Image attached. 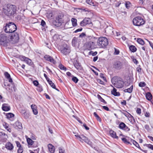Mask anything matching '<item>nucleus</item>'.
Returning a JSON list of instances; mask_svg holds the SVG:
<instances>
[{"mask_svg":"<svg viewBox=\"0 0 153 153\" xmlns=\"http://www.w3.org/2000/svg\"><path fill=\"white\" fill-rule=\"evenodd\" d=\"M16 12V9L14 6L8 5L3 9V12L9 17H13Z\"/></svg>","mask_w":153,"mask_h":153,"instance_id":"nucleus-1","label":"nucleus"},{"mask_svg":"<svg viewBox=\"0 0 153 153\" xmlns=\"http://www.w3.org/2000/svg\"><path fill=\"white\" fill-rule=\"evenodd\" d=\"M17 29L16 25L12 22L7 23L4 27L3 29L6 33H12L15 31Z\"/></svg>","mask_w":153,"mask_h":153,"instance_id":"nucleus-2","label":"nucleus"},{"mask_svg":"<svg viewBox=\"0 0 153 153\" xmlns=\"http://www.w3.org/2000/svg\"><path fill=\"white\" fill-rule=\"evenodd\" d=\"M111 81L114 86L117 88H121L123 86V82L120 77H114L112 79Z\"/></svg>","mask_w":153,"mask_h":153,"instance_id":"nucleus-3","label":"nucleus"},{"mask_svg":"<svg viewBox=\"0 0 153 153\" xmlns=\"http://www.w3.org/2000/svg\"><path fill=\"white\" fill-rule=\"evenodd\" d=\"M10 41L9 36L6 34H0V44L3 46L7 45V43Z\"/></svg>","mask_w":153,"mask_h":153,"instance_id":"nucleus-4","label":"nucleus"},{"mask_svg":"<svg viewBox=\"0 0 153 153\" xmlns=\"http://www.w3.org/2000/svg\"><path fill=\"white\" fill-rule=\"evenodd\" d=\"M87 39L91 40L87 43V48L89 50L94 49V48L95 41L97 39V38L91 36H88Z\"/></svg>","mask_w":153,"mask_h":153,"instance_id":"nucleus-5","label":"nucleus"},{"mask_svg":"<svg viewBox=\"0 0 153 153\" xmlns=\"http://www.w3.org/2000/svg\"><path fill=\"white\" fill-rule=\"evenodd\" d=\"M108 40L107 38L105 37H100L97 41L98 45L100 48L105 47L108 44Z\"/></svg>","mask_w":153,"mask_h":153,"instance_id":"nucleus-6","label":"nucleus"},{"mask_svg":"<svg viewBox=\"0 0 153 153\" xmlns=\"http://www.w3.org/2000/svg\"><path fill=\"white\" fill-rule=\"evenodd\" d=\"M60 51L64 55H68L71 52L70 47L66 44H63L60 48Z\"/></svg>","mask_w":153,"mask_h":153,"instance_id":"nucleus-7","label":"nucleus"},{"mask_svg":"<svg viewBox=\"0 0 153 153\" xmlns=\"http://www.w3.org/2000/svg\"><path fill=\"white\" fill-rule=\"evenodd\" d=\"M133 22L134 25L140 26L144 24L143 19L140 16H137L133 19Z\"/></svg>","mask_w":153,"mask_h":153,"instance_id":"nucleus-8","label":"nucleus"},{"mask_svg":"<svg viewBox=\"0 0 153 153\" xmlns=\"http://www.w3.org/2000/svg\"><path fill=\"white\" fill-rule=\"evenodd\" d=\"M113 67L114 69L117 70H120L124 68V65L122 62L117 61L114 62L113 64Z\"/></svg>","mask_w":153,"mask_h":153,"instance_id":"nucleus-9","label":"nucleus"},{"mask_svg":"<svg viewBox=\"0 0 153 153\" xmlns=\"http://www.w3.org/2000/svg\"><path fill=\"white\" fill-rule=\"evenodd\" d=\"M9 36L10 41H12L14 42H17L19 39V35L17 33H12Z\"/></svg>","mask_w":153,"mask_h":153,"instance_id":"nucleus-10","label":"nucleus"},{"mask_svg":"<svg viewBox=\"0 0 153 153\" xmlns=\"http://www.w3.org/2000/svg\"><path fill=\"white\" fill-rule=\"evenodd\" d=\"M95 1H93L92 0H86V2L89 5L96 7L98 5V3H101L102 1L101 0H95Z\"/></svg>","mask_w":153,"mask_h":153,"instance_id":"nucleus-11","label":"nucleus"},{"mask_svg":"<svg viewBox=\"0 0 153 153\" xmlns=\"http://www.w3.org/2000/svg\"><path fill=\"white\" fill-rule=\"evenodd\" d=\"M75 136L77 137V138L80 140H81L84 141L85 143L91 145L92 144V142L90 141L88 138L83 135L81 136L75 135Z\"/></svg>","mask_w":153,"mask_h":153,"instance_id":"nucleus-12","label":"nucleus"},{"mask_svg":"<svg viewBox=\"0 0 153 153\" xmlns=\"http://www.w3.org/2000/svg\"><path fill=\"white\" fill-rule=\"evenodd\" d=\"M91 22V20L90 18H85L80 22V25L82 27H83L87 25L90 24Z\"/></svg>","mask_w":153,"mask_h":153,"instance_id":"nucleus-13","label":"nucleus"},{"mask_svg":"<svg viewBox=\"0 0 153 153\" xmlns=\"http://www.w3.org/2000/svg\"><path fill=\"white\" fill-rule=\"evenodd\" d=\"M19 59L22 61H24L29 65H32V61L29 58L23 56H19Z\"/></svg>","mask_w":153,"mask_h":153,"instance_id":"nucleus-14","label":"nucleus"},{"mask_svg":"<svg viewBox=\"0 0 153 153\" xmlns=\"http://www.w3.org/2000/svg\"><path fill=\"white\" fill-rule=\"evenodd\" d=\"M80 41V40L79 39L76 37H74L72 42V45L75 47H78L79 46Z\"/></svg>","mask_w":153,"mask_h":153,"instance_id":"nucleus-15","label":"nucleus"},{"mask_svg":"<svg viewBox=\"0 0 153 153\" xmlns=\"http://www.w3.org/2000/svg\"><path fill=\"white\" fill-rule=\"evenodd\" d=\"M63 17V14H59L56 17L55 21L56 23H58V25L60 26L61 25Z\"/></svg>","mask_w":153,"mask_h":153,"instance_id":"nucleus-16","label":"nucleus"},{"mask_svg":"<svg viewBox=\"0 0 153 153\" xmlns=\"http://www.w3.org/2000/svg\"><path fill=\"white\" fill-rule=\"evenodd\" d=\"M44 58L47 61H49L53 64H55L56 63L53 58L48 55H45L44 56Z\"/></svg>","mask_w":153,"mask_h":153,"instance_id":"nucleus-17","label":"nucleus"},{"mask_svg":"<svg viewBox=\"0 0 153 153\" xmlns=\"http://www.w3.org/2000/svg\"><path fill=\"white\" fill-rule=\"evenodd\" d=\"M2 109L3 111H7L10 110V108L8 104L4 103L2 105Z\"/></svg>","mask_w":153,"mask_h":153,"instance_id":"nucleus-18","label":"nucleus"},{"mask_svg":"<svg viewBox=\"0 0 153 153\" xmlns=\"http://www.w3.org/2000/svg\"><path fill=\"white\" fill-rule=\"evenodd\" d=\"M5 147L8 150H12L13 148V145L10 143H7L5 145Z\"/></svg>","mask_w":153,"mask_h":153,"instance_id":"nucleus-19","label":"nucleus"},{"mask_svg":"<svg viewBox=\"0 0 153 153\" xmlns=\"http://www.w3.org/2000/svg\"><path fill=\"white\" fill-rule=\"evenodd\" d=\"M48 147L49 152L51 153H53L55 151L54 146L51 144H49L48 145Z\"/></svg>","mask_w":153,"mask_h":153,"instance_id":"nucleus-20","label":"nucleus"},{"mask_svg":"<svg viewBox=\"0 0 153 153\" xmlns=\"http://www.w3.org/2000/svg\"><path fill=\"white\" fill-rule=\"evenodd\" d=\"M4 75L6 78L8 80L9 82H13L12 79L10 77V74L7 72L4 73Z\"/></svg>","mask_w":153,"mask_h":153,"instance_id":"nucleus-21","label":"nucleus"},{"mask_svg":"<svg viewBox=\"0 0 153 153\" xmlns=\"http://www.w3.org/2000/svg\"><path fill=\"white\" fill-rule=\"evenodd\" d=\"M111 136L113 137L118 139V137L116 135V133L113 131L111 130L109 132Z\"/></svg>","mask_w":153,"mask_h":153,"instance_id":"nucleus-22","label":"nucleus"},{"mask_svg":"<svg viewBox=\"0 0 153 153\" xmlns=\"http://www.w3.org/2000/svg\"><path fill=\"white\" fill-rule=\"evenodd\" d=\"M31 107L35 115H36L38 114V111L36 109V106L35 105H31Z\"/></svg>","mask_w":153,"mask_h":153,"instance_id":"nucleus-23","label":"nucleus"},{"mask_svg":"<svg viewBox=\"0 0 153 153\" xmlns=\"http://www.w3.org/2000/svg\"><path fill=\"white\" fill-rule=\"evenodd\" d=\"M74 67L77 70H81L82 68L81 66L80 63L77 62H74Z\"/></svg>","mask_w":153,"mask_h":153,"instance_id":"nucleus-24","label":"nucleus"},{"mask_svg":"<svg viewBox=\"0 0 153 153\" xmlns=\"http://www.w3.org/2000/svg\"><path fill=\"white\" fill-rule=\"evenodd\" d=\"M111 94L114 96H119L120 94L119 92H117L116 89L114 88L112 91H111Z\"/></svg>","mask_w":153,"mask_h":153,"instance_id":"nucleus-25","label":"nucleus"},{"mask_svg":"<svg viewBox=\"0 0 153 153\" xmlns=\"http://www.w3.org/2000/svg\"><path fill=\"white\" fill-rule=\"evenodd\" d=\"M15 126L19 128L22 129V123L19 122L17 121L15 123Z\"/></svg>","mask_w":153,"mask_h":153,"instance_id":"nucleus-26","label":"nucleus"},{"mask_svg":"<svg viewBox=\"0 0 153 153\" xmlns=\"http://www.w3.org/2000/svg\"><path fill=\"white\" fill-rule=\"evenodd\" d=\"M49 84L51 85V86L53 88H54L58 91H59V90L56 88V86L55 84L52 82V81L51 80H50L48 82Z\"/></svg>","mask_w":153,"mask_h":153,"instance_id":"nucleus-27","label":"nucleus"},{"mask_svg":"<svg viewBox=\"0 0 153 153\" xmlns=\"http://www.w3.org/2000/svg\"><path fill=\"white\" fill-rule=\"evenodd\" d=\"M71 21L72 23V24L74 27L76 26L77 25V20L74 18L71 19Z\"/></svg>","mask_w":153,"mask_h":153,"instance_id":"nucleus-28","label":"nucleus"},{"mask_svg":"<svg viewBox=\"0 0 153 153\" xmlns=\"http://www.w3.org/2000/svg\"><path fill=\"white\" fill-rule=\"evenodd\" d=\"M133 89V86L131 85L130 88L125 89L124 90V92H128L129 93H131L132 92V90Z\"/></svg>","mask_w":153,"mask_h":153,"instance_id":"nucleus-29","label":"nucleus"},{"mask_svg":"<svg viewBox=\"0 0 153 153\" xmlns=\"http://www.w3.org/2000/svg\"><path fill=\"white\" fill-rule=\"evenodd\" d=\"M27 143L29 145L32 146L33 143L34 141L30 138L26 137Z\"/></svg>","mask_w":153,"mask_h":153,"instance_id":"nucleus-30","label":"nucleus"},{"mask_svg":"<svg viewBox=\"0 0 153 153\" xmlns=\"http://www.w3.org/2000/svg\"><path fill=\"white\" fill-rule=\"evenodd\" d=\"M146 99L149 100H150L152 99V95L150 93L148 92L146 93Z\"/></svg>","mask_w":153,"mask_h":153,"instance_id":"nucleus-31","label":"nucleus"},{"mask_svg":"<svg viewBox=\"0 0 153 153\" xmlns=\"http://www.w3.org/2000/svg\"><path fill=\"white\" fill-rule=\"evenodd\" d=\"M120 112L122 114H124L127 117H129V116H131V114L126 111L124 110H123L122 111H120Z\"/></svg>","mask_w":153,"mask_h":153,"instance_id":"nucleus-32","label":"nucleus"},{"mask_svg":"<svg viewBox=\"0 0 153 153\" xmlns=\"http://www.w3.org/2000/svg\"><path fill=\"white\" fill-rule=\"evenodd\" d=\"M129 49L132 52H135L137 50L136 47L134 45H131L129 48Z\"/></svg>","mask_w":153,"mask_h":153,"instance_id":"nucleus-33","label":"nucleus"},{"mask_svg":"<svg viewBox=\"0 0 153 153\" xmlns=\"http://www.w3.org/2000/svg\"><path fill=\"white\" fill-rule=\"evenodd\" d=\"M131 143H133V144L136 147L138 148H140V146L139 145V144L137 143L136 141L133 140L131 139Z\"/></svg>","mask_w":153,"mask_h":153,"instance_id":"nucleus-34","label":"nucleus"},{"mask_svg":"<svg viewBox=\"0 0 153 153\" xmlns=\"http://www.w3.org/2000/svg\"><path fill=\"white\" fill-rule=\"evenodd\" d=\"M126 125L123 122L121 123L119 125V127L120 128L123 129Z\"/></svg>","mask_w":153,"mask_h":153,"instance_id":"nucleus-35","label":"nucleus"},{"mask_svg":"<svg viewBox=\"0 0 153 153\" xmlns=\"http://www.w3.org/2000/svg\"><path fill=\"white\" fill-rule=\"evenodd\" d=\"M94 116L96 117L97 120L100 122H101V118L97 114V113L95 112H94Z\"/></svg>","mask_w":153,"mask_h":153,"instance_id":"nucleus-36","label":"nucleus"},{"mask_svg":"<svg viewBox=\"0 0 153 153\" xmlns=\"http://www.w3.org/2000/svg\"><path fill=\"white\" fill-rule=\"evenodd\" d=\"M97 97L99 99V100L102 102L104 103H106V102L101 97L100 95L99 94L97 95Z\"/></svg>","mask_w":153,"mask_h":153,"instance_id":"nucleus-37","label":"nucleus"},{"mask_svg":"<svg viewBox=\"0 0 153 153\" xmlns=\"http://www.w3.org/2000/svg\"><path fill=\"white\" fill-rule=\"evenodd\" d=\"M137 41L138 43L142 45H143L144 44V41L141 39H138Z\"/></svg>","mask_w":153,"mask_h":153,"instance_id":"nucleus-38","label":"nucleus"},{"mask_svg":"<svg viewBox=\"0 0 153 153\" xmlns=\"http://www.w3.org/2000/svg\"><path fill=\"white\" fill-rule=\"evenodd\" d=\"M6 116L7 118H10L13 117L14 116V114L12 113H10L7 114H6Z\"/></svg>","mask_w":153,"mask_h":153,"instance_id":"nucleus-39","label":"nucleus"},{"mask_svg":"<svg viewBox=\"0 0 153 153\" xmlns=\"http://www.w3.org/2000/svg\"><path fill=\"white\" fill-rule=\"evenodd\" d=\"M121 140L122 141L125 143L128 144H130V142L126 138H121Z\"/></svg>","mask_w":153,"mask_h":153,"instance_id":"nucleus-40","label":"nucleus"},{"mask_svg":"<svg viewBox=\"0 0 153 153\" xmlns=\"http://www.w3.org/2000/svg\"><path fill=\"white\" fill-rule=\"evenodd\" d=\"M59 67L61 70H63L65 71L66 69V68L62 65V64H60L59 65Z\"/></svg>","mask_w":153,"mask_h":153,"instance_id":"nucleus-41","label":"nucleus"},{"mask_svg":"<svg viewBox=\"0 0 153 153\" xmlns=\"http://www.w3.org/2000/svg\"><path fill=\"white\" fill-rule=\"evenodd\" d=\"M72 80L75 83H77L79 80L75 76L73 77Z\"/></svg>","mask_w":153,"mask_h":153,"instance_id":"nucleus-42","label":"nucleus"},{"mask_svg":"<svg viewBox=\"0 0 153 153\" xmlns=\"http://www.w3.org/2000/svg\"><path fill=\"white\" fill-rule=\"evenodd\" d=\"M23 151V149L22 147L18 148L17 150V152L18 153H22Z\"/></svg>","mask_w":153,"mask_h":153,"instance_id":"nucleus-43","label":"nucleus"},{"mask_svg":"<svg viewBox=\"0 0 153 153\" xmlns=\"http://www.w3.org/2000/svg\"><path fill=\"white\" fill-rule=\"evenodd\" d=\"M2 125L3 126L5 129H7L8 128V125L5 122H3Z\"/></svg>","mask_w":153,"mask_h":153,"instance_id":"nucleus-44","label":"nucleus"},{"mask_svg":"<svg viewBox=\"0 0 153 153\" xmlns=\"http://www.w3.org/2000/svg\"><path fill=\"white\" fill-rule=\"evenodd\" d=\"M145 83L144 82H140L139 84V86L140 87H143L145 86Z\"/></svg>","mask_w":153,"mask_h":153,"instance_id":"nucleus-45","label":"nucleus"},{"mask_svg":"<svg viewBox=\"0 0 153 153\" xmlns=\"http://www.w3.org/2000/svg\"><path fill=\"white\" fill-rule=\"evenodd\" d=\"M15 143L16 144L17 146L18 147V148L22 147L21 144L19 141H16Z\"/></svg>","mask_w":153,"mask_h":153,"instance_id":"nucleus-46","label":"nucleus"},{"mask_svg":"<svg viewBox=\"0 0 153 153\" xmlns=\"http://www.w3.org/2000/svg\"><path fill=\"white\" fill-rule=\"evenodd\" d=\"M147 147L148 148L153 150V145L149 144L147 145Z\"/></svg>","mask_w":153,"mask_h":153,"instance_id":"nucleus-47","label":"nucleus"},{"mask_svg":"<svg viewBox=\"0 0 153 153\" xmlns=\"http://www.w3.org/2000/svg\"><path fill=\"white\" fill-rule=\"evenodd\" d=\"M115 51L114 52V54L115 55H118L119 53V50L117 49L116 48H114Z\"/></svg>","mask_w":153,"mask_h":153,"instance_id":"nucleus-48","label":"nucleus"},{"mask_svg":"<svg viewBox=\"0 0 153 153\" xmlns=\"http://www.w3.org/2000/svg\"><path fill=\"white\" fill-rule=\"evenodd\" d=\"M90 53L93 56H95L97 54V52L96 51L93 52L92 51H90Z\"/></svg>","mask_w":153,"mask_h":153,"instance_id":"nucleus-49","label":"nucleus"},{"mask_svg":"<svg viewBox=\"0 0 153 153\" xmlns=\"http://www.w3.org/2000/svg\"><path fill=\"white\" fill-rule=\"evenodd\" d=\"M33 84L34 85L37 86L39 84L38 82L36 80H35L33 82Z\"/></svg>","mask_w":153,"mask_h":153,"instance_id":"nucleus-50","label":"nucleus"},{"mask_svg":"<svg viewBox=\"0 0 153 153\" xmlns=\"http://www.w3.org/2000/svg\"><path fill=\"white\" fill-rule=\"evenodd\" d=\"M100 77L102 78L103 80L105 81H106V79L105 77L103 76V74H100Z\"/></svg>","mask_w":153,"mask_h":153,"instance_id":"nucleus-51","label":"nucleus"},{"mask_svg":"<svg viewBox=\"0 0 153 153\" xmlns=\"http://www.w3.org/2000/svg\"><path fill=\"white\" fill-rule=\"evenodd\" d=\"M145 128L148 131H149L150 130V129L149 128V126L148 125H146L145 126Z\"/></svg>","mask_w":153,"mask_h":153,"instance_id":"nucleus-52","label":"nucleus"},{"mask_svg":"<svg viewBox=\"0 0 153 153\" xmlns=\"http://www.w3.org/2000/svg\"><path fill=\"white\" fill-rule=\"evenodd\" d=\"M59 153H64L65 150L61 148H59Z\"/></svg>","mask_w":153,"mask_h":153,"instance_id":"nucleus-53","label":"nucleus"},{"mask_svg":"<svg viewBox=\"0 0 153 153\" xmlns=\"http://www.w3.org/2000/svg\"><path fill=\"white\" fill-rule=\"evenodd\" d=\"M41 25L42 26H45V25H46V23L43 20H42L41 21Z\"/></svg>","mask_w":153,"mask_h":153,"instance_id":"nucleus-54","label":"nucleus"},{"mask_svg":"<svg viewBox=\"0 0 153 153\" xmlns=\"http://www.w3.org/2000/svg\"><path fill=\"white\" fill-rule=\"evenodd\" d=\"M133 62L136 65H137L138 63L137 60L135 58H133Z\"/></svg>","mask_w":153,"mask_h":153,"instance_id":"nucleus-55","label":"nucleus"},{"mask_svg":"<svg viewBox=\"0 0 153 153\" xmlns=\"http://www.w3.org/2000/svg\"><path fill=\"white\" fill-rule=\"evenodd\" d=\"M137 112L138 114H140L141 113V109L139 108H137Z\"/></svg>","mask_w":153,"mask_h":153,"instance_id":"nucleus-56","label":"nucleus"},{"mask_svg":"<svg viewBox=\"0 0 153 153\" xmlns=\"http://www.w3.org/2000/svg\"><path fill=\"white\" fill-rule=\"evenodd\" d=\"M44 77H45V78H46L47 82H48V81H49L50 80V79L47 77V75L45 74H44Z\"/></svg>","mask_w":153,"mask_h":153,"instance_id":"nucleus-57","label":"nucleus"},{"mask_svg":"<svg viewBox=\"0 0 153 153\" xmlns=\"http://www.w3.org/2000/svg\"><path fill=\"white\" fill-rule=\"evenodd\" d=\"M82 28H80L78 29H77V30H75L74 31V32L75 33H76L77 32H79V31H82Z\"/></svg>","mask_w":153,"mask_h":153,"instance_id":"nucleus-58","label":"nucleus"},{"mask_svg":"<svg viewBox=\"0 0 153 153\" xmlns=\"http://www.w3.org/2000/svg\"><path fill=\"white\" fill-rule=\"evenodd\" d=\"M102 107L103 108L105 109V110L107 111H109V108L106 106H103Z\"/></svg>","mask_w":153,"mask_h":153,"instance_id":"nucleus-59","label":"nucleus"},{"mask_svg":"<svg viewBox=\"0 0 153 153\" xmlns=\"http://www.w3.org/2000/svg\"><path fill=\"white\" fill-rule=\"evenodd\" d=\"M123 129L127 131H128L130 130V129L126 126H125V127H124Z\"/></svg>","mask_w":153,"mask_h":153,"instance_id":"nucleus-60","label":"nucleus"},{"mask_svg":"<svg viewBox=\"0 0 153 153\" xmlns=\"http://www.w3.org/2000/svg\"><path fill=\"white\" fill-rule=\"evenodd\" d=\"M83 126L85 127V128L86 130H88L89 129V128L88 127L86 124H83Z\"/></svg>","mask_w":153,"mask_h":153,"instance_id":"nucleus-61","label":"nucleus"},{"mask_svg":"<svg viewBox=\"0 0 153 153\" xmlns=\"http://www.w3.org/2000/svg\"><path fill=\"white\" fill-rule=\"evenodd\" d=\"M150 114L149 113L146 112L145 114V116L147 117H149V116Z\"/></svg>","mask_w":153,"mask_h":153,"instance_id":"nucleus-62","label":"nucleus"},{"mask_svg":"<svg viewBox=\"0 0 153 153\" xmlns=\"http://www.w3.org/2000/svg\"><path fill=\"white\" fill-rule=\"evenodd\" d=\"M85 34L84 33H82L81 34H80L79 36V37H83L85 36Z\"/></svg>","mask_w":153,"mask_h":153,"instance_id":"nucleus-63","label":"nucleus"},{"mask_svg":"<svg viewBox=\"0 0 153 153\" xmlns=\"http://www.w3.org/2000/svg\"><path fill=\"white\" fill-rule=\"evenodd\" d=\"M98 57L97 56H96L94 57V58L93 59V61L94 62L96 61L97 59H98Z\"/></svg>","mask_w":153,"mask_h":153,"instance_id":"nucleus-64","label":"nucleus"}]
</instances>
